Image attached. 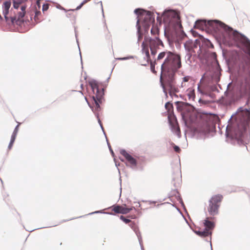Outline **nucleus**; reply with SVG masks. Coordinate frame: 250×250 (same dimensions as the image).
I'll use <instances>...</instances> for the list:
<instances>
[{
    "label": "nucleus",
    "mask_w": 250,
    "mask_h": 250,
    "mask_svg": "<svg viewBox=\"0 0 250 250\" xmlns=\"http://www.w3.org/2000/svg\"><path fill=\"white\" fill-rule=\"evenodd\" d=\"M250 121V111L247 109L239 111L227 127L228 136L237 140L238 144L246 143Z\"/></svg>",
    "instance_id": "f03ea898"
},
{
    "label": "nucleus",
    "mask_w": 250,
    "mask_h": 250,
    "mask_svg": "<svg viewBox=\"0 0 250 250\" xmlns=\"http://www.w3.org/2000/svg\"><path fill=\"white\" fill-rule=\"evenodd\" d=\"M190 79V76H187L184 77L183 78V81L182 83H187L189 81Z\"/></svg>",
    "instance_id": "c756f323"
},
{
    "label": "nucleus",
    "mask_w": 250,
    "mask_h": 250,
    "mask_svg": "<svg viewBox=\"0 0 250 250\" xmlns=\"http://www.w3.org/2000/svg\"><path fill=\"white\" fill-rule=\"evenodd\" d=\"M167 52H162L160 53L158 55L157 60L159 61V60H161L162 59H163L165 57V56H166V54H167Z\"/></svg>",
    "instance_id": "5701e85b"
},
{
    "label": "nucleus",
    "mask_w": 250,
    "mask_h": 250,
    "mask_svg": "<svg viewBox=\"0 0 250 250\" xmlns=\"http://www.w3.org/2000/svg\"><path fill=\"white\" fill-rule=\"evenodd\" d=\"M187 86H188V85H187L186 83H182L181 87H184Z\"/></svg>",
    "instance_id": "4c0bfd02"
},
{
    "label": "nucleus",
    "mask_w": 250,
    "mask_h": 250,
    "mask_svg": "<svg viewBox=\"0 0 250 250\" xmlns=\"http://www.w3.org/2000/svg\"><path fill=\"white\" fill-rule=\"evenodd\" d=\"M175 132L178 134L179 135L180 133V128L178 126H175Z\"/></svg>",
    "instance_id": "72a5a7b5"
},
{
    "label": "nucleus",
    "mask_w": 250,
    "mask_h": 250,
    "mask_svg": "<svg viewBox=\"0 0 250 250\" xmlns=\"http://www.w3.org/2000/svg\"><path fill=\"white\" fill-rule=\"evenodd\" d=\"M48 7H49L48 4H43V6H42V10L43 11H46L47 10H48Z\"/></svg>",
    "instance_id": "473e14b6"
},
{
    "label": "nucleus",
    "mask_w": 250,
    "mask_h": 250,
    "mask_svg": "<svg viewBox=\"0 0 250 250\" xmlns=\"http://www.w3.org/2000/svg\"><path fill=\"white\" fill-rule=\"evenodd\" d=\"M18 127H19V125H17L16 128H15V129L13 132V134L12 135V136H11L12 138H14L16 139V136H17V133L18 131Z\"/></svg>",
    "instance_id": "393cba45"
},
{
    "label": "nucleus",
    "mask_w": 250,
    "mask_h": 250,
    "mask_svg": "<svg viewBox=\"0 0 250 250\" xmlns=\"http://www.w3.org/2000/svg\"><path fill=\"white\" fill-rule=\"evenodd\" d=\"M185 49L188 51H190L193 49V43L191 41H187L184 44Z\"/></svg>",
    "instance_id": "dca6fc26"
},
{
    "label": "nucleus",
    "mask_w": 250,
    "mask_h": 250,
    "mask_svg": "<svg viewBox=\"0 0 250 250\" xmlns=\"http://www.w3.org/2000/svg\"><path fill=\"white\" fill-rule=\"evenodd\" d=\"M151 69L153 73L155 74L156 73V71L154 69V65H153L152 62L151 63Z\"/></svg>",
    "instance_id": "f704fd0d"
},
{
    "label": "nucleus",
    "mask_w": 250,
    "mask_h": 250,
    "mask_svg": "<svg viewBox=\"0 0 250 250\" xmlns=\"http://www.w3.org/2000/svg\"><path fill=\"white\" fill-rule=\"evenodd\" d=\"M134 13L137 15L136 26L141 24L144 27L145 31H147L151 23L154 21L153 13L150 11L141 9H135Z\"/></svg>",
    "instance_id": "39448f33"
},
{
    "label": "nucleus",
    "mask_w": 250,
    "mask_h": 250,
    "mask_svg": "<svg viewBox=\"0 0 250 250\" xmlns=\"http://www.w3.org/2000/svg\"><path fill=\"white\" fill-rule=\"evenodd\" d=\"M160 45L164 46L162 42L158 37H155L154 39L147 37H145L144 41L142 44V47L143 53H145L146 55L145 59L147 60V62L150 60L148 46L151 54L154 55L156 54L157 49L159 48Z\"/></svg>",
    "instance_id": "20e7f679"
},
{
    "label": "nucleus",
    "mask_w": 250,
    "mask_h": 250,
    "mask_svg": "<svg viewBox=\"0 0 250 250\" xmlns=\"http://www.w3.org/2000/svg\"><path fill=\"white\" fill-rule=\"evenodd\" d=\"M62 245V242L60 240H57L55 242V245L57 247Z\"/></svg>",
    "instance_id": "2f4dec72"
},
{
    "label": "nucleus",
    "mask_w": 250,
    "mask_h": 250,
    "mask_svg": "<svg viewBox=\"0 0 250 250\" xmlns=\"http://www.w3.org/2000/svg\"><path fill=\"white\" fill-rule=\"evenodd\" d=\"M181 61L179 55L167 52V58L161 66L160 82L166 96H177L179 89L175 82V73L181 68Z\"/></svg>",
    "instance_id": "f257e3e1"
},
{
    "label": "nucleus",
    "mask_w": 250,
    "mask_h": 250,
    "mask_svg": "<svg viewBox=\"0 0 250 250\" xmlns=\"http://www.w3.org/2000/svg\"><path fill=\"white\" fill-rule=\"evenodd\" d=\"M15 140V138L11 137V141H10V142L9 146H8V148L9 149H11V147H12L13 144Z\"/></svg>",
    "instance_id": "7c9ffc66"
},
{
    "label": "nucleus",
    "mask_w": 250,
    "mask_h": 250,
    "mask_svg": "<svg viewBox=\"0 0 250 250\" xmlns=\"http://www.w3.org/2000/svg\"><path fill=\"white\" fill-rule=\"evenodd\" d=\"M89 84L95 95L93 96V99L97 107H99V103L101 102L102 98L104 95V89L96 81H91Z\"/></svg>",
    "instance_id": "1a4fd4ad"
},
{
    "label": "nucleus",
    "mask_w": 250,
    "mask_h": 250,
    "mask_svg": "<svg viewBox=\"0 0 250 250\" xmlns=\"http://www.w3.org/2000/svg\"><path fill=\"white\" fill-rule=\"evenodd\" d=\"M171 15V13L167 12L165 13L163 16L164 20L165 22H170V20H169L168 19H167V17H170Z\"/></svg>",
    "instance_id": "b1692460"
},
{
    "label": "nucleus",
    "mask_w": 250,
    "mask_h": 250,
    "mask_svg": "<svg viewBox=\"0 0 250 250\" xmlns=\"http://www.w3.org/2000/svg\"><path fill=\"white\" fill-rule=\"evenodd\" d=\"M235 36H237L238 40L249 48V55L250 56V41L246 37L241 34H238L237 33Z\"/></svg>",
    "instance_id": "ddd939ff"
},
{
    "label": "nucleus",
    "mask_w": 250,
    "mask_h": 250,
    "mask_svg": "<svg viewBox=\"0 0 250 250\" xmlns=\"http://www.w3.org/2000/svg\"><path fill=\"white\" fill-rule=\"evenodd\" d=\"M41 15V12L40 11H36L35 12L34 20L35 21L38 23L40 22L41 19L40 16Z\"/></svg>",
    "instance_id": "aec40b11"
},
{
    "label": "nucleus",
    "mask_w": 250,
    "mask_h": 250,
    "mask_svg": "<svg viewBox=\"0 0 250 250\" xmlns=\"http://www.w3.org/2000/svg\"><path fill=\"white\" fill-rule=\"evenodd\" d=\"M203 119L202 124L199 125V130L200 132L204 133H208L210 130V123L208 120V116L203 115L202 117Z\"/></svg>",
    "instance_id": "9b49d317"
},
{
    "label": "nucleus",
    "mask_w": 250,
    "mask_h": 250,
    "mask_svg": "<svg viewBox=\"0 0 250 250\" xmlns=\"http://www.w3.org/2000/svg\"><path fill=\"white\" fill-rule=\"evenodd\" d=\"M112 211H114L115 213H121L125 214L129 213L132 210L134 207L127 208L126 205H113L110 208Z\"/></svg>",
    "instance_id": "9d476101"
},
{
    "label": "nucleus",
    "mask_w": 250,
    "mask_h": 250,
    "mask_svg": "<svg viewBox=\"0 0 250 250\" xmlns=\"http://www.w3.org/2000/svg\"><path fill=\"white\" fill-rule=\"evenodd\" d=\"M128 218H130L132 219H135L136 218V216L135 215H130V216H128Z\"/></svg>",
    "instance_id": "e433bc0d"
},
{
    "label": "nucleus",
    "mask_w": 250,
    "mask_h": 250,
    "mask_svg": "<svg viewBox=\"0 0 250 250\" xmlns=\"http://www.w3.org/2000/svg\"><path fill=\"white\" fill-rule=\"evenodd\" d=\"M165 107L168 111H170V109L173 108V106L171 104L169 103H167L165 104Z\"/></svg>",
    "instance_id": "cd10ccee"
},
{
    "label": "nucleus",
    "mask_w": 250,
    "mask_h": 250,
    "mask_svg": "<svg viewBox=\"0 0 250 250\" xmlns=\"http://www.w3.org/2000/svg\"><path fill=\"white\" fill-rule=\"evenodd\" d=\"M90 0H84L81 4L78 6L76 8V10H79L80 9L84 4L86 3L87 2L89 1Z\"/></svg>",
    "instance_id": "c85d7f7f"
},
{
    "label": "nucleus",
    "mask_w": 250,
    "mask_h": 250,
    "mask_svg": "<svg viewBox=\"0 0 250 250\" xmlns=\"http://www.w3.org/2000/svg\"><path fill=\"white\" fill-rule=\"evenodd\" d=\"M212 27V28H218L221 27L226 29L227 26L223 23L217 21H207L206 20H198L194 25V28L200 30H204L208 26Z\"/></svg>",
    "instance_id": "6e6552de"
},
{
    "label": "nucleus",
    "mask_w": 250,
    "mask_h": 250,
    "mask_svg": "<svg viewBox=\"0 0 250 250\" xmlns=\"http://www.w3.org/2000/svg\"><path fill=\"white\" fill-rule=\"evenodd\" d=\"M223 199V196L218 194L212 196L208 201V205L207 209L209 214L214 216L218 213L219 208Z\"/></svg>",
    "instance_id": "0eeeda50"
},
{
    "label": "nucleus",
    "mask_w": 250,
    "mask_h": 250,
    "mask_svg": "<svg viewBox=\"0 0 250 250\" xmlns=\"http://www.w3.org/2000/svg\"><path fill=\"white\" fill-rule=\"evenodd\" d=\"M104 35L106 37L110 36V33L108 30L107 27L106 25H104Z\"/></svg>",
    "instance_id": "a878e982"
},
{
    "label": "nucleus",
    "mask_w": 250,
    "mask_h": 250,
    "mask_svg": "<svg viewBox=\"0 0 250 250\" xmlns=\"http://www.w3.org/2000/svg\"><path fill=\"white\" fill-rule=\"evenodd\" d=\"M63 10H64L66 12H67L66 16L67 17H72L73 18H75V16L73 15V12H74L75 10H76V9H70L66 10V9L63 8Z\"/></svg>",
    "instance_id": "412c9836"
},
{
    "label": "nucleus",
    "mask_w": 250,
    "mask_h": 250,
    "mask_svg": "<svg viewBox=\"0 0 250 250\" xmlns=\"http://www.w3.org/2000/svg\"><path fill=\"white\" fill-rule=\"evenodd\" d=\"M28 0H13V7L17 11H14L16 15L14 17H8L9 8L11 7L10 1H4L2 4V14L6 22L10 21L12 23L21 21L26 13L25 9L27 6Z\"/></svg>",
    "instance_id": "7ed1b4c3"
},
{
    "label": "nucleus",
    "mask_w": 250,
    "mask_h": 250,
    "mask_svg": "<svg viewBox=\"0 0 250 250\" xmlns=\"http://www.w3.org/2000/svg\"><path fill=\"white\" fill-rule=\"evenodd\" d=\"M188 98L189 99H192L193 100H194L195 98V91L194 89L189 88L188 90V94H187Z\"/></svg>",
    "instance_id": "a211bd4d"
},
{
    "label": "nucleus",
    "mask_w": 250,
    "mask_h": 250,
    "mask_svg": "<svg viewBox=\"0 0 250 250\" xmlns=\"http://www.w3.org/2000/svg\"><path fill=\"white\" fill-rule=\"evenodd\" d=\"M151 34L152 35L158 37L159 34V30L157 26L153 25L151 29Z\"/></svg>",
    "instance_id": "f3484780"
},
{
    "label": "nucleus",
    "mask_w": 250,
    "mask_h": 250,
    "mask_svg": "<svg viewBox=\"0 0 250 250\" xmlns=\"http://www.w3.org/2000/svg\"><path fill=\"white\" fill-rule=\"evenodd\" d=\"M194 232L199 236L202 237H205L208 236L209 235H211V232L209 231L208 230L204 229V230H195Z\"/></svg>",
    "instance_id": "2eb2a0df"
},
{
    "label": "nucleus",
    "mask_w": 250,
    "mask_h": 250,
    "mask_svg": "<svg viewBox=\"0 0 250 250\" xmlns=\"http://www.w3.org/2000/svg\"><path fill=\"white\" fill-rule=\"evenodd\" d=\"M250 89V84L247 79L235 84L231 90V94L234 100H237L245 95Z\"/></svg>",
    "instance_id": "423d86ee"
},
{
    "label": "nucleus",
    "mask_w": 250,
    "mask_h": 250,
    "mask_svg": "<svg viewBox=\"0 0 250 250\" xmlns=\"http://www.w3.org/2000/svg\"><path fill=\"white\" fill-rule=\"evenodd\" d=\"M120 153L125 158L126 160L131 167L136 166L137 162L136 159L128 153L125 150H121Z\"/></svg>",
    "instance_id": "f8f14e48"
},
{
    "label": "nucleus",
    "mask_w": 250,
    "mask_h": 250,
    "mask_svg": "<svg viewBox=\"0 0 250 250\" xmlns=\"http://www.w3.org/2000/svg\"><path fill=\"white\" fill-rule=\"evenodd\" d=\"M137 28L138 41L140 42L143 38V33L141 31V25L136 26Z\"/></svg>",
    "instance_id": "6ab92c4d"
},
{
    "label": "nucleus",
    "mask_w": 250,
    "mask_h": 250,
    "mask_svg": "<svg viewBox=\"0 0 250 250\" xmlns=\"http://www.w3.org/2000/svg\"><path fill=\"white\" fill-rule=\"evenodd\" d=\"M174 149L177 152H179L180 151V148L178 146H174Z\"/></svg>",
    "instance_id": "c9c22d12"
},
{
    "label": "nucleus",
    "mask_w": 250,
    "mask_h": 250,
    "mask_svg": "<svg viewBox=\"0 0 250 250\" xmlns=\"http://www.w3.org/2000/svg\"><path fill=\"white\" fill-rule=\"evenodd\" d=\"M120 219L121 220H122L123 222H124L125 224H129V223H130V224H129V226H131V225H133L134 224L130 220L128 219H127L126 218L125 216H124L123 215H121L120 216Z\"/></svg>",
    "instance_id": "4be33fe9"
},
{
    "label": "nucleus",
    "mask_w": 250,
    "mask_h": 250,
    "mask_svg": "<svg viewBox=\"0 0 250 250\" xmlns=\"http://www.w3.org/2000/svg\"><path fill=\"white\" fill-rule=\"evenodd\" d=\"M203 79H201V80L200 81V83H198V91L201 93V94H204L205 93V92L204 91V90L203 89H202V88H201V81Z\"/></svg>",
    "instance_id": "bb28decb"
},
{
    "label": "nucleus",
    "mask_w": 250,
    "mask_h": 250,
    "mask_svg": "<svg viewBox=\"0 0 250 250\" xmlns=\"http://www.w3.org/2000/svg\"><path fill=\"white\" fill-rule=\"evenodd\" d=\"M209 218L208 217L204 221V226L206 227L205 229L208 230L209 231H211V230L214 227V224L213 222L208 220Z\"/></svg>",
    "instance_id": "4468645a"
},
{
    "label": "nucleus",
    "mask_w": 250,
    "mask_h": 250,
    "mask_svg": "<svg viewBox=\"0 0 250 250\" xmlns=\"http://www.w3.org/2000/svg\"><path fill=\"white\" fill-rule=\"evenodd\" d=\"M119 59V60H124V59H125V58H119V59Z\"/></svg>",
    "instance_id": "58836bf2"
}]
</instances>
